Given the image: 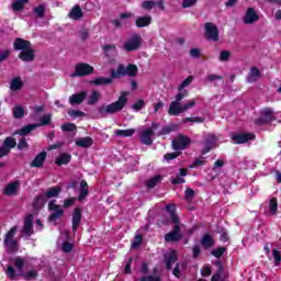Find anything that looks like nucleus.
<instances>
[{
  "label": "nucleus",
  "instance_id": "obj_39",
  "mask_svg": "<svg viewBox=\"0 0 281 281\" xmlns=\"http://www.w3.org/2000/svg\"><path fill=\"white\" fill-rule=\"evenodd\" d=\"M114 134L116 137H133V135H135V128L116 130Z\"/></svg>",
  "mask_w": 281,
  "mask_h": 281
},
{
  "label": "nucleus",
  "instance_id": "obj_7",
  "mask_svg": "<svg viewBox=\"0 0 281 281\" xmlns=\"http://www.w3.org/2000/svg\"><path fill=\"white\" fill-rule=\"evenodd\" d=\"M139 47H142V35L139 34L132 35L124 44L125 52H136Z\"/></svg>",
  "mask_w": 281,
  "mask_h": 281
},
{
  "label": "nucleus",
  "instance_id": "obj_3",
  "mask_svg": "<svg viewBox=\"0 0 281 281\" xmlns=\"http://www.w3.org/2000/svg\"><path fill=\"white\" fill-rule=\"evenodd\" d=\"M48 212L53 213H50L47 221L48 223H54V225H58L57 221H60L65 216V210H63V206L56 204V200L48 202Z\"/></svg>",
  "mask_w": 281,
  "mask_h": 281
},
{
  "label": "nucleus",
  "instance_id": "obj_29",
  "mask_svg": "<svg viewBox=\"0 0 281 281\" xmlns=\"http://www.w3.org/2000/svg\"><path fill=\"white\" fill-rule=\"evenodd\" d=\"M201 245H202V247H204V249H210V248L214 247L215 241H214V238L212 237V235H210V233H206L202 236Z\"/></svg>",
  "mask_w": 281,
  "mask_h": 281
},
{
  "label": "nucleus",
  "instance_id": "obj_21",
  "mask_svg": "<svg viewBox=\"0 0 281 281\" xmlns=\"http://www.w3.org/2000/svg\"><path fill=\"white\" fill-rule=\"evenodd\" d=\"M181 113H186V111L183 110V105H181V103L172 101L169 104L168 114L178 116L181 115Z\"/></svg>",
  "mask_w": 281,
  "mask_h": 281
},
{
  "label": "nucleus",
  "instance_id": "obj_19",
  "mask_svg": "<svg viewBox=\"0 0 281 281\" xmlns=\"http://www.w3.org/2000/svg\"><path fill=\"white\" fill-rule=\"evenodd\" d=\"M179 260L177 256V250H171L168 255H165L166 269L170 271L172 269V265Z\"/></svg>",
  "mask_w": 281,
  "mask_h": 281
},
{
  "label": "nucleus",
  "instance_id": "obj_12",
  "mask_svg": "<svg viewBox=\"0 0 281 281\" xmlns=\"http://www.w3.org/2000/svg\"><path fill=\"white\" fill-rule=\"evenodd\" d=\"M80 223H82V209L76 207L72 212V234L78 232Z\"/></svg>",
  "mask_w": 281,
  "mask_h": 281
},
{
  "label": "nucleus",
  "instance_id": "obj_28",
  "mask_svg": "<svg viewBox=\"0 0 281 281\" xmlns=\"http://www.w3.org/2000/svg\"><path fill=\"white\" fill-rule=\"evenodd\" d=\"M153 23V16L145 15V16H138L135 21L136 27H148Z\"/></svg>",
  "mask_w": 281,
  "mask_h": 281
},
{
  "label": "nucleus",
  "instance_id": "obj_5",
  "mask_svg": "<svg viewBox=\"0 0 281 281\" xmlns=\"http://www.w3.org/2000/svg\"><path fill=\"white\" fill-rule=\"evenodd\" d=\"M218 26L212 22H206L204 24V38L206 41H212L213 43H218L220 41Z\"/></svg>",
  "mask_w": 281,
  "mask_h": 281
},
{
  "label": "nucleus",
  "instance_id": "obj_24",
  "mask_svg": "<svg viewBox=\"0 0 281 281\" xmlns=\"http://www.w3.org/2000/svg\"><path fill=\"white\" fill-rule=\"evenodd\" d=\"M215 265L217 270L212 276L211 281H225V277H223V262L221 260H216Z\"/></svg>",
  "mask_w": 281,
  "mask_h": 281
},
{
  "label": "nucleus",
  "instance_id": "obj_6",
  "mask_svg": "<svg viewBox=\"0 0 281 281\" xmlns=\"http://www.w3.org/2000/svg\"><path fill=\"white\" fill-rule=\"evenodd\" d=\"M95 71L93 66L87 63L77 64L75 67V72L71 75L72 78H85V76H91Z\"/></svg>",
  "mask_w": 281,
  "mask_h": 281
},
{
  "label": "nucleus",
  "instance_id": "obj_57",
  "mask_svg": "<svg viewBox=\"0 0 281 281\" xmlns=\"http://www.w3.org/2000/svg\"><path fill=\"white\" fill-rule=\"evenodd\" d=\"M5 273L10 280H16V277L19 276L16 274V270H14V267H12L11 265L7 266Z\"/></svg>",
  "mask_w": 281,
  "mask_h": 281
},
{
  "label": "nucleus",
  "instance_id": "obj_15",
  "mask_svg": "<svg viewBox=\"0 0 281 281\" xmlns=\"http://www.w3.org/2000/svg\"><path fill=\"white\" fill-rule=\"evenodd\" d=\"M19 58L23 63H33L34 58H36V50L32 49V47L21 50Z\"/></svg>",
  "mask_w": 281,
  "mask_h": 281
},
{
  "label": "nucleus",
  "instance_id": "obj_43",
  "mask_svg": "<svg viewBox=\"0 0 281 281\" xmlns=\"http://www.w3.org/2000/svg\"><path fill=\"white\" fill-rule=\"evenodd\" d=\"M48 124H52V114H45L40 119L38 123H35V126L41 127V126H48Z\"/></svg>",
  "mask_w": 281,
  "mask_h": 281
},
{
  "label": "nucleus",
  "instance_id": "obj_33",
  "mask_svg": "<svg viewBox=\"0 0 281 281\" xmlns=\"http://www.w3.org/2000/svg\"><path fill=\"white\" fill-rule=\"evenodd\" d=\"M30 3V0H14L11 4L13 12H22L25 10V5Z\"/></svg>",
  "mask_w": 281,
  "mask_h": 281
},
{
  "label": "nucleus",
  "instance_id": "obj_45",
  "mask_svg": "<svg viewBox=\"0 0 281 281\" xmlns=\"http://www.w3.org/2000/svg\"><path fill=\"white\" fill-rule=\"evenodd\" d=\"M100 102V92L98 91H92L89 99H88V104L90 106H93V104H98Z\"/></svg>",
  "mask_w": 281,
  "mask_h": 281
},
{
  "label": "nucleus",
  "instance_id": "obj_46",
  "mask_svg": "<svg viewBox=\"0 0 281 281\" xmlns=\"http://www.w3.org/2000/svg\"><path fill=\"white\" fill-rule=\"evenodd\" d=\"M63 133H75V131H78V126H76L75 123H64L61 125Z\"/></svg>",
  "mask_w": 281,
  "mask_h": 281
},
{
  "label": "nucleus",
  "instance_id": "obj_50",
  "mask_svg": "<svg viewBox=\"0 0 281 281\" xmlns=\"http://www.w3.org/2000/svg\"><path fill=\"white\" fill-rule=\"evenodd\" d=\"M188 122H193V123H196V124H203L205 122V119H203L201 116L182 119V124H188Z\"/></svg>",
  "mask_w": 281,
  "mask_h": 281
},
{
  "label": "nucleus",
  "instance_id": "obj_37",
  "mask_svg": "<svg viewBox=\"0 0 281 281\" xmlns=\"http://www.w3.org/2000/svg\"><path fill=\"white\" fill-rule=\"evenodd\" d=\"M35 128H38V125H36V124L25 125L22 128L16 131V135H21L22 137H25V135H30V133L32 131H34Z\"/></svg>",
  "mask_w": 281,
  "mask_h": 281
},
{
  "label": "nucleus",
  "instance_id": "obj_60",
  "mask_svg": "<svg viewBox=\"0 0 281 281\" xmlns=\"http://www.w3.org/2000/svg\"><path fill=\"white\" fill-rule=\"evenodd\" d=\"M213 148H214V142L206 140L205 147L202 149L201 155H207V153H211Z\"/></svg>",
  "mask_w": 281,
  "mask_h": 281
},
{
  "label": "nucleus",
  "instance_id": "obj_41",
  "mask_svg": "<svg viewBox=\"0 0 281 281\" xmlns=\"http://www.w3.org/2000/svg\"><path fill=\"white\" fill-rule=\"evenodd\" d=\"M269 212L272 216L278 214V198H271L269 201Z\"/></svg>",
  "mask_w": 281,
  "mask_h": 281
},
{
  "label": "nucleus",
  "instance_id": "obj_54",
  "mask_svg": "<svg viewBox=\"0 0 281 281\" xmlns=\"http://www.w3.org/2000/svg\"><path fill=\"white\" fill-rule=\"evenodd\" d=\"M232 58V52L229 50H221L218 61L220 63H227Z\"/></svg>",
  "mask_w": 281,
  "mask_h": 281
},
{
  "label": "nucleus",
  "instance_id": "obj_9",
  "mask_svg": "<svg viewBox=\"0 0 281 281\" xmlns=\"http://www.w3.org/2000/svg\"><path fill=\"white\" fill-rule=\"evenodd\" d=\"M181 238H183V234H181V226L179 225H173L172 231L165 235L166 243H179Z\"/></svg>",
  "mask_w": 281,
  "mask_h": 281
},
{
  "label": "nucleus",
  "instance_id": "obj_35",
  "mask_svg": "<svg viewBox=\"0 0 281 281\" xmlns=\"http://www.w3.org/2000/svg\"><path fill=\"white\" fill-rule=\"evenodd\" d=\"M110 76H112L114 80L120 78V76H126V67H124V65L121 64L119 65L116 70L115 68H112L110 70Z\"/></svg>",
  "mask_w": 281,
  "mask_h": 281
},
{
  "label": "nucleus",
  "instance_id": "obj_17",
  "mask_svg": "<svg viewBox=\"0 0 281 281\" xmlns=\"http://www.w3.org/2000/svg\"><path fill=\"white\" fill-rule=\"evenodd\" d=\"M153 135H155L153 128L143 130L140 133V143L145 144V146H153Z\"/></svg>",
  "mask_w": 281,
  "mask_h": 281
},
{
  "label": "nucleus",
  "instance_id": "obj_8",
  "mask_svg": "<svg viewBox=\"0 0 281 281\" xmlns=\"http://www.w3.org/2000/svg\"><path fill=\"white\" fill-rule=\"evenodd\" d=\"M34 234V214H29L24 218V225L21 229V236H32Z\"/></svg>",
  "mask_w": 281,
  "mask_h": 281
},
{
  "label": "nucleus",
  "instance_id": "obj_16",
  "mask_svg": "<svg viewBox=\"0 0 281 281\" xmlns=\"http://www.w3.org/2000/svg\"><path fill=\"white\" fill-rule=\"evenodd\" d=\"M30 47H32V42L27 40L16 37L13 42V49H15V52H23L25 49H30Z\"/></svg>",
  "mask_w": 281,
  "mask_h": 281
},
{
  "label": "nucleus",
  "instance_id": "obj_62",
  "mask_svg": "<svg viewBox=\"0 0 281 281\" xmlns=\"http://www.w3.org/2000/svg\"><path fill=\"white\" fill-rule=\"evenodd\" d=\"M155 5H157V2H155L153 0H147L142 3V8L144 10H148V11L153 10V8H155Z\"/></svg>",
  "mask_w": 281,
  "mask_h": 281
},
{
  "label": "nucleus",
  "instance_id": "obj_10",
  "mask_svg": "<svg viewBox=\"0 0 281 281\" xmlns=\"http://www.w3.org/2000/svg\"><path fill=\"white\" fill-rule=\"evenodd\" d=\"M257 21H260V15L256 13V9L254 8H248L244 18H243V23L245 25H254V23H257Z\"/></svg>",
  "mask_w": 281,
  "mask_h": 281
},
{
  "label": "nucleus",
  "instance_id": "obj_26",
  "mask_svg": "<svg viewBox=\"0 0 281 281\" xmlns=\"http://www.w3.org/2000/svg\"><path fill=\"white\" fill-rule=\"evenodd\" d=\"M113 77L110 75V78L106 77H98L94 80H92V85H94L95 87H106L109 85L113 83Z\"/></svg>",
  "mask_w": 281,
  "mask_h": 281
},
{
  "label": "nucleus",
  "instance_id": "obj_53",
  "mask_svg": "<svg viewBox=\"0 0 281 281\" xmlns=\"http://www.w3.org/2000/svg\"><path fill=\"white\" fill-rule=\"evenodd\" d=\"M194 80L193 76H189L188 78H186L178 87V91H183V89L186 87H190V85H192V81Z\"/></svg>",
  "mask_w": 281,
  "mask_h": 281
},
{
  "label": "nucleus",
  "instance_id": "obj_4",
  "mask_svg": "<svg viewBox=\"0 0 281 281\" xmlns=\"http://www.w3.org/2000/svg\"><path fill=\"white\" fill-rule=\"evenodd\" d=\"M190 144H192V138L183 134H178L171 142V148L178 151L188 150Z\"/></svg>",
  "mask_w": 281,
  "mask_h": 281
},
{
  "label": "nucleus",
  "instance_id": "obj_48",
  "mask_svg": "<svg viewBox=\"0 0 281 281\" xmlns=\"http://www.w3.org/2000/svg\"><path fill=\"white\" fill-rule=\"evenodd\" d=\"M182 153L179 150L172 151V153H167L164 155V160L165 161H172L173 159H177V157H181Z\"/></svg>",
  "mask_w": 281,
  "mask_h": 281
},
{
  "label": "nucleus",
  "instance_id": "obj_2",
  "mask_svg": "<svg viewBox=\"0 0 281 281\" xmlns=\"http://www.w3.org/2000/svg\"><path fill=\"white\" fill-rule=\"evenodd\" d=\"M278 117L276 116V112H273V108H263L259 112V117L255 120L256 126H269L272 122H276Z\"/></svg>",
  "mask_w": 281,
  "mask_h": 281
},
{
  "label": "nucleus",
  "instance_id": "obj_30",
  "mask_svg": "<svg viewBox=\"0 0 281 281\" xmlns=\"http://www.w3.org/2000/svg\"><path fill=\"white\" fill-rule=\"evenodd\" d=\"M76 146H78L79 148H91V146H93V138H91L90 136L78 138L76 140Z\"/></svg>",
  "mask_w": 281,
  "mask_h": 281
},
{
  "label": "nucleus",
  "instance_id": "obj_34",
  "mask_svg": "<svg viewBox=\"0 0 281 281\" xmlns=\"http://www.w3.org/2000/svg\"><path fill=\"white\" fill-rule=\"evenodd\" d=\"M60 192H63V188L52 187L44 193V196L49 201V199H56Z\"/></svg>",
  "mask_w": 281,
  "mask_h": 281
},
{
  "label": "nucleus",
  "instance_id": "obj_40",
  "mask_svg": "<svg viewBox=\"0 0 281 281\" xmlns=\"http://www.w3.org/2000/svg\"><path fill=\"white\" fill-rule=\"evenodd\" d=\"M19 276H21L26 281L36 280V278H38V271L30 270V271H26V272H22Z\"/></svg>",
  "mask_w": 281,
  "mask_h": 281
},
{
  "label": "nucleus",
  "instance_id": "obj_42",
  "mask_svg": "<svg viewBox=\"0 0 281 281\" xmlns=\"http://www.w3.org/2000/svg\"><path fill=\"white\" fill-rule=\"evenodd\" d=\"M138 71L139 68H137V65L135 64H128L126 67V76H130L131 78H135Z\"/></svg>",
  "mask_w": 281,
  "mask_h": 281
},
{
  "label": "nucleus",
  "instance_id": "obj_23",
  "mask_svg": "<svg viewBox=\"0 0 281 281\" xmlns=\"http://www.w3.org/2000/svg\"><path fill=\"white\" fill-rule=\"evenodd\" d=\"M79 186H80V190H79V195L77 200L85 201V199L89 196V183H87V180H81Z\"/></svg>",
  "mask_w": 281,
  "mask_h": 281
},
{
  "label": "nucleus",
  "instance_id": "obj_59",
  "mask_svg": "<svg viewBox=\"0 0 281 281\" xmlns=\"http://www.w3.org/2000/svg\"><path fill=\"white\" fill-rule=\"evenodd\" d=\"M196 196V192L192 188H187L184 191V199L186 201H192Z\"/></svg>",
  "mask_w": 281,
  "mask_h": 281
},
{
  "label": "nucleus",
  "instance_id": "obj_55",
  "mask_svg": "<svg viewBox=\"0 0 281 281\" xmlns=\"http://www.w3.org/2000/svg\"><path fill=\"white\" fill-rule=\"evenodd\" d=\"M115 45H112V44H105L103 47H102V50H103V54L104 56H106V58H109V56H111V52L115 53Z\"/></svg>",
  "mask_w": 281,
  "mask_h": 281
},
{
  "label": "nucleus",
  "instance_id": "obj_63",
  "mask_svg": "<svg viewBox=\"0 0 281 281\" xmlns=\"http://www.w3.org/2000/svg\"><path fill=\"white\" fill-rule=\"evenodd\" d=\"M272 256L274 258V265L276 267H280V262H281V255H280V250L278 249H272Z\"/></svg>",
  "mask_w": 281,
  "mask_h": 281
},
{
  "label": "nucleus",
  "instance_id": "obj_51",
  "mask_svg": "<svg viewBox=\"0 0 281 281\" xmlns=\"http://www.w3.org/2000/svg\"><path fill=\"white\" fill-rule=\"evenodd\" d=\"M68 115L69 117H72V120H76L78 117H85V112L80 111V110H74V109H70L68 110Z\"/></svg>",
  "mask_w": 281,
  "mask_h": 281
},
{
  "label": "nucleus",
  "instance_id": "obj_31",
  "mask_svg": "<svg viewBox=\"0 0 281 281\" xmlns=\"http://www.w3.org/2000/svg\"><path fill=\"white\" fill-rule=\"evenodd\" d=\"M259 78H262V72L258 67H251L248 74V82H257Z\"/></svg>",
  "mask_w": 281,
  "mask_h": 281
},
{
  "label": "nucleus",
  "instance_id": "obj_25",
  "mask_svg": "<svg viewBox=\"0 0 281 281\" xmlns=\"http://www.w3.org/2000/svg\"><path fill=\"white\" fill-rule=\"evenodd\" d=\"M3 245L8 254H16L19 251V240L16 239L3 241Z\"/></svg>",
  "mask_w": 281,
  "mask_h": 281
},
{
  "label": "nucleus",
  "instance_id": "obj_56",
  "mask_svg": "<svg viewBox=\"0 0 281 281\" xmlns=\"http://www.w3.org/2000/svg\"><path fill=\"white\" fill-rule=\"evenodd\" d=\"M227 251L225 247H217L216 249L212 250L211 254L214 258H223V255Z\"/></svg>",
  "mask_w": 281,
  "mask_h": 281
},
{
  "label": "nucleus",
  "instance_id": "obj_27",
  "mask_svg": "<svg viewBox=\"0 0 281 281\" xmlns=\"http://www.w3.org/2000/svg\"><path fill=\"white\" fill-rule=\"evenodd\" d=\"M179 131V125L171 123L167 126H164L159 132H158V137H161L164 135H170V133H177Z\"/></svg>",
  "mask_w": 281,
  "mask_h": 281
},
{
  "label": "nucleus",
  "instance_id": "obj_22",
  "mask_svg": "<svg viewBox=\"0 0 281 281\" xmlns=\"http://www.w3.org/2000/svg\"><path fill=\"white\" fill-rule=\"evenodd\" d=\"M47 198L44 193L36 195L33 201V209L34 210H43L47 203Z\"/></svg>",
  "mask_w": 281,
  "mask_h": 281
},
{
  "label": "nucleus",
  "instance_id": "obj_64",
  "mask_svg": "<svg viewBox=\"0 0 281 281\" xmlns=\"http://www.w3.org/2000/svg\"><path fill=\"white\" fill-rule=\"evenodd\" d=\"M140 281H161V278L159 276H144Z\"/></svg>",
  "mask_w": 281,
  "mask_h": 281
},
{
  "label": "nucleus",
  "instance_id": "obj_11",
  "mask_svg": "<svg viewBox=\"0 0 281 281\" xmlns=\"http://www.w3.org/2000/svg\"><path fill=\"white\" fill-rule=\"evenodd\" d=\"M254 139H256V134L254 133H239L232 135L234 144H247V142H251Z\"/></svg>",
  "mask_w": 281,
  "mask_h": 281
},
{
  "label": "nucleus",
  "instance_id": "obj_32",
  "mask_svg": "<svg viewBox=\"0 0 281 281\" xmlns=\"http://www.w3.org/2000/svg\"><path fill=\"white\" fill-rule=\"evenodd\" d=\"M71 161V154L61 153L55 160L57 166H67Z\"/></svg>",
  "mask_w": 281,
  "mask_h": 281
},
{
  "label": "nucleus",
  "instance_id": "obj_49",
  "mask_svg": "<svg viewBox=\"0 0 281 281\" xmlns=\"http://www.w3.org/2000/svg\"><path fill=\"white\" fill-rule=\"evenodd\" d=\"M16 229H18L16 226L11 227V228L7 232V234L4 235L3 241L15 240V239H14V236H16Z\"/></svg>",
  "mask_w": 281,
  "mask_h": 281
},
{
  "label": "nucleus",
  "instance_id": "obj_47",
  "mask_svg": "<svg viewBox=\"0 0 281 281\" xmlns=\"http://www.w3.org/2000/svg\"><path fill=\"white\" fill-rule=\"evenodd\" d=\"M24 115H25V109H23V106L13 108V117H15V120H21L24 117Z\"/></svg>",
  "mask_w": 281,
  "mask_h": 281
},
{
  "label": "nucleus",
  "instance_id": "obj_1",
  "mask_svg": "<svg viewBox=\"0 0 281 281\" xmlns=\"http://www.w3.org/2000/svg\"><path fill=\"white\" fill-rule=\"evenodd\" d=\"M128 104V92L123 91L121 92L117 101H114L106 106L101 105L98 111L100 115H115V113H120V111H124V106Z\"/></svg>",
  "mask_w": 281,
  "mask_h": 281
},
{
  "label": "nucleus",
  "instance_id": "obj_18",
  "mask_svg": "<svg viewBox=\"0 0 281 281\" xmlns=\"http://www.w3.org/2000/svg\"><path fill=\"white\" fill-rule=\"evenodd\" d=\"M183 177H188V169L186 168H181L179 173L170 179L172 186H181L186 183V179Z\"/></svg>",
  "mask_w": 281,
  "mask_h": 281
},
{
  "label": "nucleus",
  "instance_id": "obj_36",
  "mask_svg": "<svg viewBox=\"0 0 281 281\" xmlns=\"http://www.w3.org/2000/svg\"><path fill=\"white\" fill-rule=\"evenodd\" d=\"M82 16H85V13H82L80 5H75L69 12V18L74 19V21H78L82 19Z\"/></svg>",
  "mask_w": 281,
  "mask_h": 281
},
{
  "label": "nucleus",
  "instance_id": "obj_13",
  "mask_svg": "<svg viewBox=\"0 0 281 281\" xmlns=\"http://www.w3.org/2000/svg\"><path fill=\"white\" fill-rule=\"evenodd\" d=\"M47 160V151H41L35 156V158L30 162L31 168H43L45 161Z\"/></svg>",
  "mask_w": 281,
  "mask_h": 281
},
{
  "label": "nucleus",
  "instance_id": "obj_20",
  "mask_svg": "<svg viewBox=\"0 0 281 281\" xmlns=\"http://www.w3.org/2000/svg\"><path fill=\"white\" fill-rule=\"evenodd\" d=\"M87 99V91H80L69 97V104H82Z\"/></svg>",
  "mask_w": 281,
  "mask_h": 281
},
{
  "label": "nucleus",
  "instance_id": "obj_61",
  "mask_svg": "<svg viewBox=\"0 0 281 281\" xmlns=\"http://www.w3.org/2000/svg\"><path fill=\"white\" fill-rule=\"evenodd\" d=\"M144 106H146V102L144 101V99H140L132 105V109L133 111H142Z\"/></svg>",
  "mask_w": 281,
  "mask_h": 281
},
{
  "label": "nucleus",
  "instance_id": "obj_14",
  "mask_svg": "<svg viewBox=\"0 0 281 281\" xmlns=\"http://www.w3.org/2000/svg\"><path fill=\"white\" fill-rule=\"evenodd\" d=\"M21 187V182L19 180L7 184L3 190L4 196H16L19 194V188Z\"/></svg>",
  "mask_w": 281,
  "mask_h": 281
},
{
  "label": "nucleus",
  "instance_id": "obj_44",
  "mask_svg": "<svg viewBox=\"0 0 281 281\" xmlns=\"http://www.w3.org/2000/svg\"><path fill=\"white\" fill-rule=\"evenodd\" d=\"M10 89H11V91H19V90L23 89V81L21 80V78H14L11 81Z\"/></svg>",
  "mask_w": 281,
  "mask_h": 281
},
{
  "label": "nucleus",
  "instance_id": "obj_38",
  "mask_svg": "<svg viewBox=\"0 0 281 281\" xmlns=\"http://www.w3.org/2000/svg\"><path fill=\"white\" fill-rule=\"evenodd\" d=\"M2 146L4 148L8 149V151L10 153L12 150V148H16V139L12 136H9L7 137L4 140H3V144Z\"/></svg>",
  "mask_w": 281,
  "mask_h": 281
},
{
  "label": "nucleus",
  "instance_id": "obj_58",
  "mask_svg": "<svg viewBox=\"0 0 281 281\" xmlns=\"http://www.w3.org/2000/svg\"><path fill=\"white\" fill-rule=\"evenodd\" d=\"M33 11L36 14V16H38V19H43L45 16V5L43 4L35 7Z\"/></svg>",
  "mask_w": 281,
  "mask_h": 281
},
{
  "label": "nucleus",
  "instance_id": "obj_52",
  "mask_svg": "<svg viewBox=\"0 0 281 281\" xmlns=\"http://www.w3.org/2000/svg\"><path fill=\"white\" fill-rule=\"evenodd\" d=\"M159 181H161V176L157 175V176L150 178L149 180H147L146 186H147V188L153 189V188H155V186H157V183H159Z\"/></svg>",
  "mask_w": 281,
  "mask_h": 281
}]
</instances>
